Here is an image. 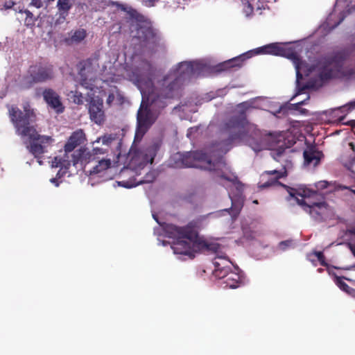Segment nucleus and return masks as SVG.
Segmentation results:
<instances>
[{"instance_id":"f257e3e1","label":"nucleus","mask_w":355,"mask_h":355,"mask_svg":"<svg viewBox=\"0 0 355 355\" xmlns=\"http://www.w3.org/2000/svg\"><path fill=\"white\" fill-rule=\"evenodd\" d=\"M266 53L284 56L291 60L295 66L297 78L302 77L300 71H303L308 75L317 70L319 78L322 81H327L342 76L344 63L347 58V53L345 50L334 51L319 58L315 64L308 66L294 49L287 48L275 43L248 51L239 56L221 62L216 66V71L220 72L231 69L236 70L242 67L244 62L248 59L258 54Z\"/></svg>"},{"instance_id":"f03ea898","label":"nucleus","mask_w":355,"mask_h":355,"mask_svg":"<svg viewBox=\"0 0 355 355\" xmlns=\"http://www.w3.org/2000/svg\"><path fill=\"white\" fill-rule=\"evenodd\" d=\"M205 65L198 62H182L176 70L175 78L166 87H163L159 93L154 88L151 91H142V101L144 105L158 117L160 112L166 107V99L174 97V93L179 89L184 82L191 76L199 75Z\"/></svg>"},{"instance_id":"7ed1b4c3","label":"nucleus","mask_w":355,"mask_h":355,"mask_svg":"<svg viewBox=\"0 0 355 355\" xmlns=\"http://www.w3.org/2000/svg\"><path fill=\"white\" fill-rule=\"evenodd\" d=\"M166 235L174 239L171 245L173 252L177 254L194 257L196 252L207 250L216 252L220 245L216 243H209L200 237L196 227L191 224L185 227H178L168 224L164 227Z\"/></svg>"},{"instance_id":"20e7f679","label":"nucleus","mask_w":355,"mask_h":355,"mask_svg":"<svg viewBox=\"0 0 355 355\" xmlns=\"http://www.w3.org/2000/svg\"><path fill=\"white\" fill-rule=\"evenodd\" d=\"M8 111L17 134L21 137H28L32 141L28 146L30 153L36 158L40 157L46 151L47 146L53 141V139L50 136L38 134L32 125L35 115L29 105L24 107V112L16 106H11Z\"/></svg>"},{"instance_id":"39448f33","label":"nucleus","mask_w":355,"mask_h":355,"mask_svg":"<svg viewBox=\"0 0 355 355\" xmlns=\"http://www.w3.org/2000/svg\"><path fill=\"white\" fill-rule=\"evenodd\" d=\"M223 131L229 135L225 145L243 143L254 151H260L265 146V138L259 129L248 123L244 111L230 117L224 124Z\"/></svg>"},{"instance_id":"423d86ee","label":"nucleus","mask_w":355,"mask_h":355,"mask_svg":"<svg viewBox=\"0 0 355 355\" xmlns=\"http://www.w3.org/2000/svg\"><path fill=\"white\" fill-rule=\"evenodd\" d=\"M173 166L175 168H201L210 171H216L222 163L218 161L212 162L205 153L202 150L177 153L172 157Z\"/></svg>"},{"instance_id":"0eeeda50","label":"nucleus","mask_w":355,"mask_h":355,"mask_svg":"<svg viewBox=\"0 0 355 355\" xmlns=\"http://www.w3.org/2000/svg\"><path fill=\"white\" fill-rule=\"evenodd\" d=\"M54 78V66L46 62H40L29 67L27 74L20 81V86L24 89H28L37 83L51 81Z\"/></svg>"},{"instance_id":"6e6552de","label":"nucleus","mask_w":355,"mask_h":355,"mask_svg":"<svg viewBox=\"0 0 355 355\" xmlns=\"http://www.w3.org/2000/svg\"><path fill=\"white\" fill-rule=\"evenodd\" d=\"M157 116L148 107V105L141 103L137 114V128L135 140H141L156 121Z\"/></svg>"},{"instance_id":"1a4fd4ad","label":"nucleus","mask_w":355,"mask_h":355,"mask_svg":"<svg viewBox=\"0 0 355 355\" xmlns=\"http://www.w3.org/2000/svg\"><path fill=\"white\" fill-rule=\"evenodd\" d=\"M214 266V275L219 279H225L224 282L230 288H236L242 284V276L240 271L230 272V268L222 264L215 259L213 262ZM239 270V269H236Z\"/></svg>"},{"instance_id":"9d476101","label":"nucleus","mask_w":355,"mask_h":355,"mask_svg":"<svg viewBox=\"0 0 355 355\" xmlns=\"http://www.w3.org/2000/svg\"><path fill=\"white\" fill-rule=\"evenodd\" d=\"M126 162L128 166L134 169L142 168L148 163H153V157H149L148 154L136 147L132 146L127 155Z\"/></svg>"},{"instance_id":"9b49d317","label":"nucleus","mask_w":355,"mask_h":355,"mask_svg":"<svg viewBox=\"0 0 355 355\" xmlns=\"http://www.w3.org/2000/svg\"><path fill=\"white\" fill-rule=\"evenodd\" d=\"M88 105L91 120L98 125L103 124L105 120L103 99L98 96L92 97Z\"/></svg>"},{"instance_id":"f8f14e48","label":"nucleus","mask_w":355,"mask_h":355,"mask_svg":"<svg viewBox=\"0 0 355 355\" xmlns=\"http://www.w3.org/2000/svg\"><path fill=\"white\" fill-rule=\"evenodd\" d=\"M286 175H287V172L285 169L283 171H277V170L266 171L261 175L262 180H263V178L266 175H268V176L273 175L274 177L269 178L266 182L261 184L260 185V187L261 188H267V187H269L270 186L277 184H279L280 186H282V187L285 188L286 189V191H288V193H289V196H291V197H293L295 195L296 190L294 188H292L286 184H284L278 181L280 178L286 176Z\"/></svg>"},{"instance_id":"ddd939ff","label":"nucleus","mask_w":355,"mask_h":355,"mask_svg":"<svg viewBox=\"0 0 355 355\" xmlns=\"http://www.w3.org/2000/svg\"><path fill=\"white\" fill-rule=\"evenodd\" d=\"M43 98L47 105L55 111L57 114H61L64 110L60 96L52 89H45L43 92Z\"/></svg>"},{"instance_id":"4468645a","label":"nucleus","mask_w":355,"mask_h":355,"mask_svg":"<svg viewBox=\"0 0 355 355\" xmlns=\"http://www.w3.org/2000/svg\"><path fill=\"white\" fill-rule=\"evenodd\" d=\"M149 21L146 17V22L137 24L138 38L145 43H155L156 41V34L153 28L149 26Z\"/></svg>"},{"instance_id":"2eb2a0df","label":"nucleus","mask_w":355,"mask_h":355,"mask_svg":"<svg viewBox=\"0 0 355 355\" xmlns=\"http://www.w3.org/2000/svg\"><path fill=\"white\" fill-rule=\"evenodd\" d=\"M85 140V134L83 130L80 129L74 131L64 146V152L66 153L72 152L77 146L83 144Z\"/></svg>"},{"instance_id":"dca6fc26","label":"nucleus","mask_w":355,"mask_h":355,"mask_svg":"<svg viewBox=\"0 0 355 355\" xmlns=\"http://www.w3.org/2000/svg\"><path fill=\"white\" fill-rule=\"evenodd\" d=\"M116 6L121 10L126 12L128 19L132 23L140 24L146 22V17L132 7L118 2L116 3Z\"/></svg>"},{"instance_id":"f3484780","label":"nucleus","mask_w":355,"mask_h":355,"mask_svg":"<svg viewBox=\"0 0 355 355\" xmlns=\"http://www.w3.org/2000/svg\"><path fill=\"white\" fill-rule=\"evenodd\" d=\"M295 189L296 190L295 195L293 198H294L295 199L297 203L299 205L302 206L304 210L309 211L310 214H312L315 207H321L323 205V203H322V202H314V203H312L311 205H309V204H307L304 199H299L296 196H300L302 197L310 196V195H311L310 190H306V189H303L302 191L301 192L300 191H302V189H300V191L297 190L296 189ZM290 198H292V197L290 196Z\"/></svg>"},{"instance_id":"a211bd4d","label":"nucleus","mask_w":355,"mask_h":355,"mask_svg":"<svg viewBox=\"0 0 355 355\" xmlns=\"http://www.w3.org/2000/svg\"><path fill=\"white\" fill-rule=\"evenodd\" d=\"M153 71V66L150 61L146 59H141L133 69V73L137 81L141 80L144 76H148Z\"/></svg>"},{"instance_id":"6ab92c4d","label":"nucleus","mask_w":355,"mask_h":355,"mask_svg":"<svg viewBox=\"0 0 355 355\" xmlns=\"http://www.w3.org/2000/svg\"><path fill=\"white\" fill-rule=\"evenodd\" d=\"M102 141L103 144L106 146H112V144L116 145V156L119 158L121 154V146L122 139L119 137V135L116 133L105 134L103 136L99 137L96 141Z\"/></svg>"},{"instance_id":"aec40b11","label":"nucleus","mask_w":355,"mask_h":355,"mask_svg":"<svg viewBox=\"0 0 355 355\" xmlns=\"http://www.w3.org/2000/svg\"><path fill=\"white\" fill-rule=\"evenodd\" d=\"M96 158L94 156V153H92L90 150L87 149H80L78 152L74 153L72 155L73 165L76 166L79 162L83 164H87Z\"/></svg>"},{"instance_id":"412c9836","label":"nucleus","mask_w":355,"mask_h":355,"mask_svg":"<svg viewBox=\"0 0 355 355\" xmlns=\"http://www.w3.org/2000/svg\"><path fill=\"white\" fill-rule=\"evenodd\" d=\"M320 152L315 150L313 147L309 148L303 153L304 162L306 164H313L317 165L320 159Z\"/></svg>"},{"instance_id":"4be33fe9","label":"nucleus","mask_w":355,"mask_h":355,"mask_svg":"<svg viewBox=\"0 0 355 355\" xmlns=\"http://www.w3.org/2000/svg\"><path fill=\"white\" fill-rule=\"evenodd\" d=\"M73 6L71 0H58L57 8L60 15V19L65 20L69 11Z\"/></svg>"},{"instance_id":"5701e85b","label":"nucleus","mask_w":355,"mask_h":355,"mask_svg":"<svg viewBox=\"0 0 355 355\" xmlns=\"http://www.w3.org/2000/svg\"><path fill=\"white\" fill-rule=\"evenodd\" d=\"M15 11L19 13H24L26 17L24 19V25L27 27H33L35 24L37 17L28 10L24 9V7L19 6L18 8H15Z\"/></svg>"},{"instance_id":"b1692460","label":"nucleus","mask_w":355,"mask_h":355,"mask_svg":"<svg viewBox=\"0 0 355 355\" xmlns=\"http://www.w3.org/2000/svg\"><path fill=\"white\" fill-rule=\"evenodd\" d=\"M86 36L87 32L85 29H78L70 37L65 38V42L68 44L80 43Z\"/></svg>"},{"instance_id":"393cba45","label":"nucleus","mask_w":355,"mask_h":355,"mask_svg":"<svg viewBox=\"0 0 355 355\" xmlns=\"http://www.w3.org/2000/svg\"><path fill=\"white\" fill-rule=\"evenodd\" d=\"M302 103H303L301 102L300 103L293 105V106H295V107L297 108L299 105H302ZM292 106H293V105H287V104L282 105L277 110H275L273 112V114H274V116L279 117V118L286 116L288 115V112H289V110H291Z\"/></svg>"},{"instance_id":"a878e982","label":"nucleus","mask_w":355,"mask_h":355,"mask_svg":"<svg viewBox=\"0 0 355 355\" xmlns=\"http://www.w3.org/2000/svg\"><path fill=\"white\" fill-rule=\"evenodd\" d=\"M243 206V202L241 199H236V200L232 199V207L230 208V209H231L230 214L232 215V216L236 217L239 214Z\"/></svg>"},{"instance_id":"bb28decb","label":"nucleus","mask_w":355,"mask_h":355,"mask_svg":"<svg viewBox=\"0 0 355 355\" xmlns=\"http://www.w3.org/2000/svg\"><path fill=\"white\" fill-rule=\"evenodd\" d=\"M219 176L230 182H232L233 184H234L236 187V189L240 191L243 189V184L241 182V181L239 180L238 177L236 175H232V176H227L224 175L223 173L219 175Z\"/></svg>"},{"instance_id":"cd10ccee","label":"nucleus","mask_w":355,"mask_h":355,"mask_svg":"<svg viewBox=\"0 0 355 355\" xmlns=\"http://www.w3.org/2000/svg\"><path fill=\"white\" fill-rule=\"evenodd\" d=\"M111 162L110 159H101L98 162V165L94 167L93 173H98L101 171L110 168Z\"/></svg>"},{"instance_id":"c85d7f7f","label":"nucleus","mask_w":355,"mask_h":355,"mask_svg":"<svg viewBox=\"0 0 355 355\" xmlns=\"http://www.w3.org/2000/svg\"><path fill=\"white\" fill-rule=\"evenodd\" d=\"M335 283L345 293H348L349 291L354 292V288L349 286L343 279V277L336 276L335 277Z\"/></svg>"},{"instance_id":"c756f323","label":"nucleus","mask_w":355,"mask_h":355,"mask_svg":"<svg viewBox=\"0 0 355 355\" xmlns=\"http://www.w3.org/2000/svg\"><path fill=\"white\" fill-rule=\"evenodd\" d=\"M243 3V12L247 17L252 15L254 12V7L248 0H242Z\"/></svg>"},{"instance_id":"7c9ffc66","label":"nucleus","mask_w":355,"mask_h":355,"mask_svg":"<svg viewBox=\"0 0 355 355\" xmlns=\"http://www.w3.org/2000/svg\"><path fill=\"white\" fill-rule=\"evenodd\" d=\"M345 234H346V235H354L355 236V228L347 229L346 230ZM348 245H349V248L350 249L352 254L355 257V243H349Z\"/></svg>"},{"instance_id":"2f4dec72","label":"nucleus","mask_w":355,"mask_h":355,"mask_svg":"<svg viewBox=\"0 0 355 355\" xmlns=\"http://www.w3.org/2000/svg\"><path fill=\"white\" fill-rule=\"evenodd\" d=\"M315 256L317 257L318 261L320 262V265L322 266H327V263L325 260V257L322 252L320 251H315L313 252Z\"/></svg>"},{"instance_id":"473e14b6","label":"nucleus","mask_w":355,"mask_h":355,"mask_svg":"<svg viewBox=\"0 0 355 355\" xmlns=\"http://www.w3.org/2000/svg\"><path fill=\"white\" fill-rule=\"evenodd\" d=\"M66 161L63 160L62 158H58V157H54V159L52 161V166L53 167H62L66 166L64 162Z\"/></svg>"},{"instance_id":"72a5a7b5","label":"nucleus","mask_w":355,"mask_h":355,"mask_svg":"<svg viewBox=\"0 0 355 355\" xmlns=\"http://www.w3.org/2000/svg\"><path fill=\"white\" fill-rule=\"evenodd\" d=\"M292 241L286 240L281 241L279 244V248L282 250H285L288 247H289L291 245Z\"/></svg>"},{"instance_id":"f704fd0d","label":"nucleus","mask_w":355,"mask_h":355,"mask_svg":"<svg viewBox=\"0 0 355 355\" xmlns=\"http://www.w3.org/2000/svg\"><path fill=\"white\" fill-rule=\"evenodd\" d=\"M19 6H17L15 2H13L12 1H6L4 5H3V7L5 8V9L8 10V9H10V8H13V10H15V8H18Z\"/></svg>"},{"instance_id":"c9c22d12","label":"nucleus","mask_w":355,"mask_h":355,"mask_svg":"<svg viewBox=\"0 0 355 355\" xmlns=\"http://www.w3.org/2000/svg\"><path fill=\"white\" fill-rule=\"evenodd\" d=\"M29 5L37 8H40L43 6V2L42 0H31Z\"/></svg>"},{"instance_id":"e433bc0d","label":"nucleus","mask_w":355,"mask_h":355,"mask_svg":"<svg viewBox=\"0 0 355 355\" xmlns=\"http://www.w3.org/2000/svg\"><path fill=\"white\" fill-rule=\"evenodd\" d=\"M106 150H104L101 148H94L91 151L92 153H94V156L96 157L97 155H103L106 153Z\"/></svg>"},{"instance_id":"4c0bfd02","label":"nucleus","mask_w":355,"mask_h":355,"mask_svg":"<svg viewBox=\"0 0 355 355\" xmlns=\"http://www.w3.org/2000/svg\"><path fill=\"white\" fill-rule=\"evenodd\" d=\"M83 97L82 96L81 94H80L79 95H75L74 96V99H73V101L74 103H76V104H78V105H81L83 103Z\"/></svg>"},{"instance_id":"58836bf2","label":"nucleus","mask_w":355,"mask_h":355,"mask_svg":"<svg viewBox=\"0 0 355 355\" xmlns=\"http://www.w3.org/2000/svg\"><path fill=\"white\" fill-rule=\"evenodd\" d=\"M114 98H115V96L113 93L109 94V95L107 98V100H106L107 104L110 106L112 105V103H113V101H114Z\"/></svg>"},{"instance_id":"ea45409f","label":"nucleus","mask_w":355,"mask_h":355,"mask_svg":"<svg viewBox=\"0 0 355 355\" xmlns=\"http://www.w3.org/2000/svg\"><path fill=\"white\" fill-rule=\"evenodd\" d=\"M158 0H144V4L148 7H152L154 6L155 3Z\"/></svg>"},{"instance_id":"a19ab883","label":"nucleus","mask_w":355,"mask_h":355,"mask_svg":"<svg viewBox=\"0 0 355 355\" xmlns=\"http://www.w3.org/2000/svg\"><path fill=\"white\" fill-rule=\"evenodd\" d=\"M50 181H51V182H52L53 184H54L56 187H58V186H59V182H58V179H57V178H51V179L50 180Z\"/></svg>"},{"instance_id":"79ce46f5","label":"nucleus","mask_w":355,"mask_h":355,"mask_svg":"<svg viewBox=\"0 0 355 355\" xmlns=\"http://www.w3.org/2000/svg\"><path fill=\"white\" fill-rule=\"evenodd\" d=\"M339 187L341 189H348L349 191H351L352 192H354L355 193V191L352 190V189H350L349 187H345V186H339Z\"/></svg>"},{"instance_id":"37998d69","label":"nucleus","mask_w":355,"mask_h":355,"mask_svg":"<svg viewBox=\"0 0 355 355\" xmlns=\"http://www.w3.org/2000/svg\"><path fill=\"white\" fill-rule=\"evenodd\" d=\"M348 105L349 106L350 109L354 108L355 107V101L349 103Z\"/></svg>"},{"instance_id":"c03bdc74","label":"nucleus","mask_w":355,"mask_h":355,"mask_svg":"<svg viewBox=\"0 0 355 355\" xmlns=\"http://www.w3.org/2000/svg\"><path fill=\"white\" fill-rule=\"evenodd\" d=\"M354 292H352L351 291H349V292L347 293L348 294L352 295L353 297H355V289L354 288Z\"/></svg>"},{"instance_id":"a18cd8bd","label":"nucleus","mask_w":355,"mask_h":355,"mask_svg":"<svg viewBox=\"0 0 355 355\" xmlns=\"http://www.w3.org/2000/svg\"><path fill=\"white\" fill-rule=\"evenodd\" d=\"M354 164H355V156L352 158L350 166H353Z\"/></svg>"},{"instance_id":"49530a36","label":"nucleus","mask_w":355,"mask_h":355,"mask_svg":"<svg viewBox=\"0 0 355 355\" xmlns=\"http://www.w3.org/2000/svg\"><path fill=\"white\" fill-rule=\"evenodd\" d=\"M349 146H351L352 149L354 150V145L353 144V143H349Z\"/></svg>"},{"instance_id":"de8ad7c7","label":"nucleus","mask_w":355,"mask_h":355,"mask_svg":"<svg viewBox=\"0 0 355 355\" xmlns=\"http://www.w3.org/2000/svg\"><path fill=\"white\" fill-rule=\"evenodd\" d=\"M125 187H130V186H128L126 184H123Z\"/></svg>"},{"instance_id":"09e8293b","label":"nucleus","mask_w":355,"mask_h":355,"mask_svg":"<svg viewBox=\"0 0 355 355\" xmlns=\"http://www.w3.org/2000/svg\"><path fill=\"white\" fill-rule=\"evenodd\" d=\"M153 217H154L155 220H156V221H158L157 218L155 217V216L153 215Z\"/></svg>"},{"instance_id":"8fccbe9b","label":"nucleus","mask_w":355,"mask_h":355,"mask_svg":"<svg viewBox=\"0 0 355 355\" xmlns=\"http://www.w3.org/2000/svg\"><path fill=\"white\" fill-rule=\"evenodd\" d=\"M254 203L257 204V203H258V201H257V200H254Z\"/></svg>"},{"instance_id":"3c124183","label":"nucleus","mask_w":355,"mask_h":355,"mask_svg":"<svg viewBox=\"0 0 355 355\" xmlns=\"http://www.w3.org/2000/svg\"><path fill=\"white\" fill-rule=\"evenodd\" d=\"M47 1L50 2V1H53L54 0H47Z\"/></svg>"}]
</instances>
